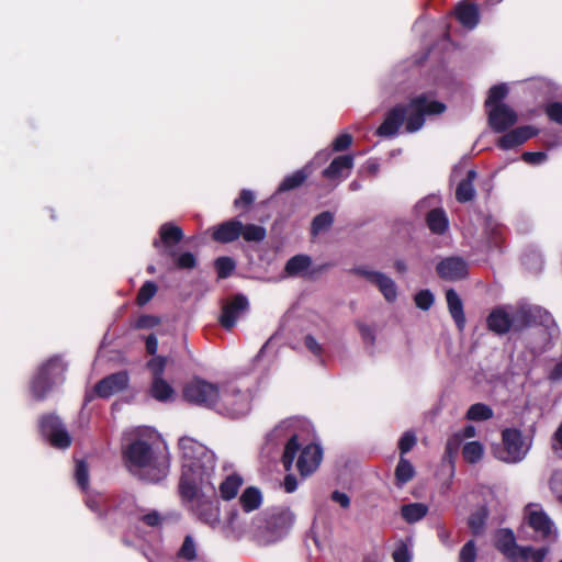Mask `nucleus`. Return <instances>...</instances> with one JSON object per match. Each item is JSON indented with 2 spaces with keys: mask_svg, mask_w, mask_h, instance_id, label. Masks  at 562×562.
<instances>
[{
  "mask_svg": "<svg viewBox=\"0 0 562 562\" xmlns=\"http://www.w3.org/2000/svg\"><path fill=\"white\" fill-rule=\"evenodd\" d=\"M241 229L243 223L237 218H232L215 226L212 238L221 244L233 243L240 237V234H243Z\"/></svg>",
  "mask_w": 562,
  "mask_h": 562,
  "instance_id": "nucleus-22",
  "label": "nucleus"
},
{
  "mask_svg": "<svg viewBox=\"0 0 562 562\" xmlns=\"http://www.w3.org/2000/svg\"><path fill=\"white\" fill-rule=\"evenodd\" d=\"M516 319L517 310L509 313L505 306H496L486 317V327L490 331L498 336L506 335L510 330L519 333L521 328Z\"/></svg>",
  "mask_w": 562,
  "mask_h": 562,
  "instance_id": "nucleus-9",
  "label": "nucleus"
},
{
  "mask_svg": "<svg viewBox=\"0 0 562 562\" xmlns=\"http://www.w3.org/2000/svg\"><path fill=\"white\" fill-rule=\"evenodd\" d=\"M517 323L520 325L521 331L531 326L549 327L552 324V315L540 306H522L517 308Z\"/></svg>",
  "mask_w": 562,
  "mask_h": 562,
  "instance_id": "nucleus-16",
  "label": "nucleus"
},
{
  "mask_svg": "<svg viewBox=\"0 0 562 562\" xmlns=\"http://www.w3.org/2000/svg\"><path fill=\"white\" fill-rule=\"evenodd\" d=\"M178 558L183 559L186 561H193L196 558V546L193 538L190 535H187L183 539L182 546L180 547L178 553Z\"/></svg>",
  "mask_w": 562,
  "mask_h": 562,
  "instance_id": "nucleus-48",
  "label": "nucleus"
},
{
  "mask_svg": "<svg viewBox=\"0 0 562 562\" xmlns=\"http://www.w3.org/2000/svg\"><path fill=\"white\" fill-rule=\"evenodd\" d=\"M460 443H461L460 434H454L453 436H451L447 440V443H446V454H448L449 457L454 456L459 450Z\"/></svg>",
  "mask_w": 562,
  "mask_h": 562,
  "instance_id": "nucleus-62",
  "label": "nucleus"
},
{
  "mask_svg": "<svg viewBox=\"0 0 562 562\" xmlns=\"http://www.w3.org/2000/svg\"><path fill=\"white\" fill-rule=\"evenodd\" d=\"M477 549L474 540L467 541L460 550L459 562H475Z\"/></svg>",
  "mask_w": 562,
  "mask_h": 562,
  "instance_id": "nucleus-50",
  "label": "nucleus"
},
{
  "mask_svg": "<svg viewBox=\"0 0 562 562\" xmlns=\"http://www.w3.org/2000/svg\"><path fill=\"white\" fill-rule=\"evenodd\" d=\"M41 436L55 449L65 450L71 446L72 438L59 416L53 413L43 414L38 418Z\"/></svg>",
  "mask_w": 562,
  "mask_h": 562,
  "instance_id": "nucleus-4",
  "label": "nucleus"
},
{
  "mask_svg": "<svg viewBox=\"0 0 562 562\" xmlns=\"http://www.w3.org/2000/svg\"><path fill=\"white\" fill-rule=\"evenodd\" d=\"M255 202V194L248 189H243L234 201V207L237 210L248 211Z\"/></svg>",
  "mask_w": 562,
  "mask_h": 562,
  "instance_id": "nucleus-52",
  "label": "nucleus"
},
{
  "mask_svg": "<svg viewBox=\"0 0 562 562\" xmlns=\"http://www.w3.org/2000/svg\"><path fill=\"white\" fill-rule=\"evenodd\" d=\"M353 167L352 155H341L333 159L327 168L322 172L323 177L328 180H339L345 170H351Z\"/></svg>",
  "mask_w": 562,
  "mask_h": 562,
  "instance_id": "nucleus-24",
  "label": "nucleus"
},
{
  "mask_svg": "<svg viewBox=\"0 0 562 562\" xmlns=\"http://www.w3.org/2000/svg\"><path fill=\"white\" fill-rule=\"evenodd\" d=\"M134 501L130 496H109L105 497V513L101 514V519H119L127 517L134 512Z\"/></svg>",
  "mask_w": 562,
  "mask_h": 562,
  "instance_id": "nucleus-19",
  "label": "nucleus"
},
{
  "mask_svg": "<svg viewBox=\"0 0 562 562\" xmlns=\"http://www.w3.org/2000/svg\"><path fill=\"white\" fill-rule=\"evenodd\" d=\"M528 525L536 532L540 533L542 539H548L552 532V522L548 515L542 510H535L528 515Z\"/></svg>",
  "mask_w": 562,
  "mask_h": 562,
  "instance_id": "nucleus-29",
  "label": "nucleus"
},
{
  "mask_svg": "<svg viewBox=\"0 0 562 562\" xmlns=\"http://www.w3.org/2000/svg\"><path fill=\"white\" fill-rule=\"evenodd\" d=\"M330 499L333 502H336L338 503L342 508L347 509L350 507V497L344 493V492H340V491H334L330 495Z\"/></svg>",
  "mask_w": 562,
  "mask_h": 562,
  "instance_id": "nucleus-64",
  "label": "nucleus"
},
{
  "mask_svg": "<svg viewBox=\"0 0 562 562\" xmlns=\"http://www.w3.org/2000/svg\"><path fill=\"white\" fill-rule=\"evenodd\" d=\"M350 273L366 279L371 284L375 285L385 301L393 303L397 299V286L395 282L386 274L373 271L363 266H356L349 270Z\"/></svg>",
  "mask_w": 562,
  "mask_h": 562,
  "instance_id": "nucleus-8",
  "label": "nucleus"
},
{
  "mask_svg": "<svg viewBox=\"0 0 562 562\" xmlns=\"http://www.w3.org/2000/svg\"><path fill=\"white\" fill-rule=\"evenodd\" d=\"M263 524V526L260 525L258 528H262V536L267 541L272 542L288 533L293 525V517L286 510H279L267 515Z\"/></svg>",
  "mask_w": 562,
  "mask_h": 562,
  "instance_id": "nucleus-10",
  "label": "nucleus"
},
{
  "mask_svg": "<svg viewBox=\"0 0 562 562\" xmlns=\"http://www.w3.org/2000/svg\"><path fill=\"white\" fill-rule=\"evenodd\" d=\"M417 443L416 435L413 431H406L400 438L398 441V451L400 457H405Z\"/></svg>",
  "mask_w": 562,
  "mask_h": 562,
  "instance_id": "nucleus-51",
  "label": "nucleus"
},
{
  "mask_svg": "<svg viewBox=\"0 0 562 562\" xmlns=\"http://www.w3.org/2000/svg\"><path fill=\"white\" fill-rule=\"evenodd\" d=\"M502 441L505 454L499 457L502 460L509 463H516L525 458L528 447L525 446L522 432L519 429L505 428L502 431Z\"/></svg>",
  "mask_w": 562,
  "mask_h": 562,
  "instance_id": "nucleus-11",
  "label": "nucleus"
},
{
  "mask_svg": "<svg viewBox=\"0 0 562 562\" xmlns=\"http://www.w3.org/2000/svg\"><path fill=\"white\" fill-rule=\"evenodd\" d=\"M351 144L352 136L348 133H342L334 139L331 147L334 151H344L349 148Z\"/></svg>",
  "mask_w": 562,
  "mask_h": 562,
  "instance_id": "nucleus-58",
  "label": "nucleus"
},
{
  "mask_svg": "<svg viewBox=\"0 0 562 562\" xmlns=\"http://www.w3.org/2000/svg\"><path fill=\"white\" fill-rule=\"evenodd\" d=\"M86 505L94 513L98 514L99 518H101V514L105 513V497L102 499V503H100L94 497H88L86 499Z\"/></svg>",
  "mask_w": 562,
  "mask_h": 562,
  "instance_id": "nucleus-63",
  "label": "nucleus"
},
{
  "mask_svg": "<svg viewBox=\"0 0 562 562\" xmlns=\"http://www.w3.org/2000/svg\"><path fill=\"white\" fill-rule=\"evenodd\" d=\"M428 513V507L423 503H411L401 507L403 519L409 524L423 519Z\"/></svg>",
  "mask_w": 562,
  "mask_h": 562,
  "instance_id": "nucleus-36",
  "label": "nucleus"
},
{
  "mask_svg": "<svg viewBox=\"0 0 562 562\" xmlns=\"http://www.w3.org/2000/svg\"><path fill=\"white\" fill-rule=\"evenodd\" d=\"M446 105L440 101H429L425 94L417 95L408 103H398L391 108L383 122L376 128V134L383 137H393L405 123L408 133L419 131L425 124L426 115H436L445 112Z\"/></svg>",
  "mask_w": 562,
  "mask_h": 562,
  "instance_id": "nucleus-2",
  "label": "nucleus"
},
{
  "mask_svg": "<svg viewBox=\"0 0 562 562\" xmlns=\"http://www.w3.org/2000/svg\"><path fill=\"white\" fill-rule=\"evenodd\" d=\"M508 94V87L506 83L494 85L490 88L487 98L485 100V108H493L497 104H505L503 100Z\"/></svg>",
  "mask_w": 562,
  "mask_h": 562,
  "instance_id": "nucleus-40",
  "label": "nucleus"
},
{
  "mask_svg": "<svg viewBox=\"0 0 562 562\" xmlns=\"http://www.w3.org/2000/svg\"><path fill=\"white\" fill-rule=\"evenodd\" d=\"M494 548L510 562L527 561L531 552V547L517 544L516 536L510 528H499L495 531Z\"/></svg>",
  "mask_w": 562,
  "mask_h": 562,
  "instance_id": "nucleus-7",
  "label": "nucleus"
},
{
  "mask_svg": "<svg viewBox=\"0 0 562 562\" xmlns=\"http://www.w3.org/2000/svg\"><path fill=\"white\" fill-rule=\"evenodd\" d=\"M149 394L156 401L167 402L173 396L175 390L164 378H155L150 384Z\"/></svg>",
  "mask_w": 562,
  "mask_h": 562,
  "instance_id": "nucleus-33",
  "label": "nucleus"
},
{
  "mask_svg": "<svg viewBox=\"0 0 562 562\" xmlns=\"http://www.w3.org/2000/svg\"><path fill=\"white\" fill-rule=\"evenodd\" d=\"M305 347L315 356L321 357L323 353V348L321 344L315 339L313 335H306L304 338Z\"/></svg>",
  "mask_w": 562,
  "mask_h": 562,
  "instance_id": "nucleus-61",
  "label": "nucleus"
},
{
  "mask_svg": "<svg viewBox=\"0 0 562 562\" xmlns=\"http://www.w3.org/2000/svg\"><path fill=\"white\" fill-rule=\"evenodd\" d=\"M67 369L66 363L58 356L49 358L44 362L35 373L31 382V393L36 401H43L50 390L55 386L52 378L47 376L50 370L54 374H65Z\"/></svg>",
  "mask_w": 562,
  "mask_h": 562,
  "instance_id": "nucleus-6",
  "label": "nucleus"
},
{
  "mask_svg": "<svg viewBox=\"0 0 562 562\" xmlns=\"http://www.w3.org/2000/svg\"><path fill=\"white\" fill-rule=\"evenodd\" d=\"M484 454V447L479 441L467 442L462 448L463 459L471 464L477 463Z\"/></svg>",
  "mask_w": 562,
  "mask_h": 562,
  "instance_id": "nucleus-42",
  "label": "nucleus"
},
{
  "mask_svg": "<svg viewBox=\"0 0 562 562\" xmlns=\"http://www.w3.org/2000/svg\"><path fill=\"white\" fill-rule=\"evenodd\" d=\"M548 158L544 151H525L521 155V159L529 165H539Z\"/></svg>",
  "mask_w": 562,
  "mask_h": 562,
  "instance_id": "nucleus-60",
  "label": "nucleus"
},
{
  "mask_svg": "<svg viewBox=\"0 0 562 562\" xmlns=\"http://www.w3.org/2000/svg\"><path fill=\"white\" fill-rule=\"evenodd\" d=\"M239 503L243 510L246 513L256 510L262 503L261 492L255 486H249L241 493Z\"/></svg>",
  "mask_w": 562,
  "mask_h": 562,
  "instance_id": "nucleus-32",
  "label": "nucleus"
},
{
  "mask_svg": "<svg viewBox=\"0 0 562 562\" xmlns=\"http://www.w3.org/2000/svg\"><path fill=\"white\" fill-rule=\"evenodd\" d=\"M446 301L449 313L454 321L459 330H463L465 326V315L463 310V303L459 294L453 289L446 291Z\"/></svg>",
  "mask_w": 562,
  "mask_h": 562,
  "instance_id": "nucleus-25",
  "label": "nucleus"
},
{
  "mask_svg": "<svg viewBox=\"0 0 562 562\" xmlns=\"http://www.w3.org/2000/svg\"><path fill=\"white\" fill-rule=\"evenodd\" d=\"M323 457L322 448L316 443L305 446L297 458L296 469L303 477L311 475L319 465Z\"/></svg>",
  "mask_w": 562,
  "mask_h": 562,
  "instance_id": "nucleus-20",
  "label": "nucleus"
},
{
  "mask_svg": "<svg viewBox=\"0 0 562 562\" xmlns=\"http://www.w3.org/2000/svg\"><path fill=\"white\" fill-rule=\"evenodd\" d=\"M214 268L218 279H226L236 269V262L231 257L222 256L215 259Z\"/></svg>",
  "mask_w": 562,
  "mask_h": 562,
  "instance_id": "nucleus-44",
  "label": "nucleus"
},
{
  "mask_svg": "<svg viewBox=\"0 0 562 562\" xmlns=\"http://www.w3.org/2000/svg\"><path fill=\"white\" fill-rule=\"evenodd\" d=\"M248 308V299L244 294H235L222 306V314L218 318L221 326L231 330L236 325L238 317Z\"/></svg>",
  "mask_w": 562,
  "mask_h": 562,
  "instance_id": "nucleus-13",
  "label": "nucleus"
},
{
  "mask_svg": "<svg viewBox=\"0 0 562 562\" xmlns=\"http://www.w3.org/2000/svg\"><path fill=\"white\" fill-rule=\"evenodd\" d=\"M187 402L205 408H216L221 394L218 386L202 379H194L183 387Z\"/></svg>",
  "mask_w": 562,
  "mask_h": 562,
  "instance_id": "nucleus-5",
  "label": "nucleus"
},
{
  "mask_svg": "<svg viewBox=\"0 0 562 562\" xmlns=\"http://www.w3.org/2000/svg\"><path fill=\"white\" fill-rule=\"evenodd\" d=\"M312 260L306 255H295L285 263V271L290 276H296L310 268Z\"/></svg>",
  "mask_w": 562,
  "mask_h": 562,
  "instance_id": "nucleus-38",
  "label": "nucleus"
},
{
  "mask_svg": "<svg viewBox=\"0 0 562 562\" xmlns=\"http://www.w3.org/2000/svg\"><path fill=\"white\" fill-rule=\"evenodd\" d=\"M139 520L148 527H159L164 521V517L157 510H151L142 515Z\"/></svg>",
  "mask_w": 562,
  "mask_h": 562,
  "instance_id": "nucleus-59",
  "label": "nucleus"
},
{
  "mask_svg": "<svg viewBox=\"0 0 562 562\" xmlns=\"http://www.w3.org/2000/svg\"><path fill=\"white\" fill-rule=\"evenodd\" d=\"M477 177V173L474 169H470L467 172L464 179H462L456 189V200L459 203H467L474 199L475 190H474V181Z\"/></svg>",
  "mask_w": 562,
  "mask_h": 562,
  "instance_id": "nucleus-27",
  "label": "nucleus"
},
{
  "mask_svg": "<svg viewBox=\"0 0 562 562\" xmlns=\"http://www.w3.org/2000/svg\"><path fill=\"white\" fill-rule=\"evenodd\" d=\"M488 515V508L483 505L469 516L468 526L473 536H480L484 531Z\"/></svg>",
  "mask_w": 562,
  "mask_h": 562,
  "instance_id": "nucleus-34",
  "label": "nucleus"
},
{
  "mask_svg": "<svg viewBox=\"0 0 562 562\" xmlns=\"http://www.w3.org/2000/svg\"><path fill=\"white\" fill-rule=\"evenodd\" d=\"M170 257L173 259V266L178 270H192L198 265L196 257L190 251H184L181 254H177L175 251V256Z\"/></svg>",
  "mask_w": 562,
  "mask_h": 562,
  "instance_id": "nucleus-45",
  "label": "nucleus"
},
{
  "mask_svg": "<svg viewBox=\"0 0 562 562\" xmlns=\"http://www.w3.org/2000/svg\"><path fill=\"white\" fill-rule=\"evenodd\" d=\"M223 409L232 418L246 416L250 411V395L238 390L225 392L221 398Z\"/></svg>",
  "mask_w": 562,
  "mask_h": 562,
  "instance_id": "nucleus-15",
  "label": "nucleus"
},
{
  "mask_svg": "<svg viewBox=\"0 0 562 562\" xmlns=\"http://www.w3.org/2000/svg\"><path fill=\"white\" fill-rule=\"evenodd\" d=\"M456 18L467 29H474L480 22L476 4L462 1L456 7Z\"/></svg>",
  "mask_w": 562,
  "mask_h": 562,
  "instance_id": "nucleus-23",
  "label": "nucleus"
},
{
  "mask_svg": "<svg viewBox=\"0 0 562 562\" xmlns=\"http://www.w3.org/2000/svg\"><path fill=\"white\" fill-rule=\"evenodd\" d=\"M160 318L154 315H140L134 323L133 328L135 329H149L158 326Z\"/></svg>",
  "mask_w": 562,
  "mask_h": 562,
  "instance_id": "nucleus-54",
  "label": "nucleus"
},
{
  "mask_svg": "<svg viewBox=\"0 0 562 562\" xmlns=\"http://www.w3.org/2000/svg\"><path fill=\"white\" fill-rule=\"evenodd\" d=\"M243 234L240 236L247 243H261L267 237V231L263 226L257 224H243Z\"/></svg>",
  "mask_w": 562,
  "mask_h": 562,
  "instance_id": "nucleus-41",
  "label": "nucleus"
},
{
  "mask_svg": "<svg viewBox=\"0 0 562 562\" xmlns=\"http://www.w3.org/2000/svg\"><path fill=\"white\" fill-rule=\"evenodd\" d=\"M243 485V479L238 474L228 475L220 484V494L224 501H231L236 497L240 486Z\"/></svg>",
  "mask_w": 562,
  "mask_h": 562,
  "instance_id": "nucleus-35",
  "label": "nucleus"
},
{
  "mask_svg": "<svg viewBox=\"0 0 562 562\" xmlns=\"http://www.w3.org/2000/svg\"><path fill=\"white\" fill-rule=\"evenodd\" d=\"M416 475L414 465L405 457H400L397 465L394 471L395 485L403 487L406 483L412 481Z\"/></svg>",
  "mask_w": 562,
  "mask_h": 562,
  "instance_id": "nucleus-31",
  "label": "nucleus"
},
{
  "mask_svg": "<svg viewBox=\"0 0 562 562\" xmlns=\"http://www.w3.org/2000/svg\"><path fill=\"white\" fill-rule=\"evenodd\" d=\"M75 480L77 482V485L82 491L88 490V487H89V468L85 460L76 461Z\"/></svg>",
  "mask_w": 562,
  "mask_h": 562,
  "instance_id": "nucleus-47",
  "label": "nucleus"
},
{
  "mask_svg": "<svg viewBox=\"0 0 562 562\" xmlns=\"http://www.w3.org/2000/svg\"><path fill=\"white\" fill-rule=\"evenodd\" d=\"M158 286L154 281H146L137 292L136 304L146 305L157 293Z\"/></svg>",
  "mask_w": 562,
  "mask_h": 562,
  "instance_id": "nucleus-46",
  "label": "nucleus"
},
{
  "mask_svg": "<svg viewBox=\"0 0 562 562\" xmlns=\"http://www.w3.org/2000/svg\"><path fill=\"white\" fill-rule=\"evenodd\" d=\"M394 562H411L412 554L406 543L401 542L392 553Z\"/></svg>",
  "mask_w": 562,
  "mask_h": 562,
  "instance_id": "nucleus-57",
  "label": "nucleus"
},
{
  "mask_svg": "<svg viewBox=\"0 0 562 562\" xmlns=\"http://www.w3.org/2000/svg\"><path fill=\"white\" fill-rule=\"evenodd\" d=\"M357 327H358V330L360 333V336L362 338V340L366 342V344H369L370 346H374L375 344V330L364 324V323H361V322H358L357 323Z\"/></svg>",
  "mask_w": 562,
  "mask_h": 562,
  "instance_id": "nucleus-56",
  "label": "nucleus"
},
{
  "mask_svg": "<svg viewBox=\"0 0 562 562\" xmlns=\"http://www.w3.org/2000/svg\"><path fill=\"white\" fill-rule=\"evenodd\" d=\"M184 462L179 480L178 492L183 502L191 503L205 483H210L215 469L214 456L191 439H181Z\"/></svg>",
  "mask_w": 562,
  "mask_h": 562,
  "instance_id": "nucleus-1",
  "label": "nucleus"
},
{
  "mask_svg": "<svg viewBox=\"0 0 562 562\" xmlns=\"http://www.w3.org/2000/svg\"><path fill=\"white\" fill-rule=\"evenodd\" d=\"M517 113L507 104H497L488 110V125L495 133H503L516 124Z\"/></svg>",
  "mask_w": 562,
  "mask_h": 562,
  "instance_id": "nucleus-17",
  "label": "nucleus"
},
{
  "mask_svg": "<svg viewBox=\"0 0 562 562\" xmlns=\"http://www.w3.org/2000/svg\"><path fill=\"white\" fill-rule=\"evenodd\" d=\"M301 449V445L299 442L297 435H293L289 438V440L285 443L284 451L282 454V463L285 469V471H290L292 469L294 459L297 454V452Z\"/></svg>",
  "mask_w": 562,
  "mask_h": 562,
  "instance_id": "nucleus-37",
  "label": "nucleus"
},
{
  "mask_svg": "<svg viewBox=\"0 0 562 562\" xmlns=\"http://www.w3.org/2000/svg\"><path fill=\"white\" fill-rule=\"evenodd\" d=\"M426 224L432 234L443 235L449 228L446 211L441 207L430 210L426 215Z\"/></svg>",
  "mask_w": 562,
  "mask_h": 562,
  "instance_id": "nucleus-28",
  "label": "nucleus"
},
{
  "mask_svg": "<svg viewBox=\"0 0 562 562\" xmlns=\"http://www.w3.org/2000/svg\"><path fill=\"white\" fill-rule=\"evenodd\" d=\"M195 513L201 521L209 525L217 522L220 518L218 506L214 502L207 499L198 501Z\"/></svg>",
  "mask_w": 562,
  "mask_h": 562,
  "instance_id": "nucleus-30",
  "label": "nucleus"
},
{
  "mask_svg": "<svg viewBox=\"0 0 562 562\" xmlns=\"http://www.w3.org/2000/svg\"><path fill=\"white\" fill-rule=\"evenodd\" d=\"M493 417V409L483 403L472 404L465 418L473 422H484Z\"/></svg>",
  "mask_w": 562,
  "mask_h": 562,
  "instance_id": "nucleus-39",
  "label": "nucleus"
},
{
  "mask_svg": "<svg viewBox=\"0 0 562 562\" xmlns=\"http://www.w3.org/2000/svg\"><path fill=\"white\" fill-rule=\"evenodd\" d=\"M436 272L443 280L459 281L468 277L469 267L463 258L452 256L439 261L436 266Z\"/></svg>",
  "mask_w": 562,
  "mask_h": 562,
  "instance_id": "nucleus-18",
  "label": "nucleus"
},
{
  "mask_svg": "<svg viewBox=\"0 0 562 562\" xmlns=\"http://www.w3.org/2000/svg\"><path fill=\"white\" fill-rule=\"evenodd\" d=\"M312 172V165H305L304 167L294 171L293 173L285 176L282 182L279 184L278 191L288 192L297 189L307 180Z\"/></svg>",
  "mask_w": 562,
  "mask_h": 562,
  "instance_id": "nucleus-26",
  "label": "nucleus"
},
{
  "mask_svg": "<svg viewBox=\"0 0 562 562\" xmlns=\"http://www.w3.org/2000/svg\"><path fill=\"white\" fill-rule=\"evenodd\" d=\"M126 469L142 480L157 483L169 472V460L166 454L156 451L153 445L142 438L131 440L122 450Z\"/></svg>",
  "mask_w": 562,
  "mask_h": 562,
  "instance_id": "nucleus-3",
  "label": "nucleus"
},
{
  "mask_svg": "<svg viewBox=\"0 0 562 562\" xmlns=\"http://www.w3.org/2000/svg\"><path fill=\"white\" fill-rule=\"evenodd\" d=\"M414 302L418 308L428 311L435 302V296L427 289L420 290L415 294Z\"/></svg>",
  "mask_w": 562,
  "mask_h": 562,
  "instance_id": "nucleus-49",
  "label": "nucleus"
},
{
  "mask_svg": "<svg viewBox=\"0 0 562 562\" xmlns=\"http://www.w3.org/2000/svg\"><path fill=\"white\" fill-rule=\"evenodd\" d=\"M537 134L538 130L530 125L518 126L504 134L497 140V146L504 150L512 149L516 146L522 145L525 142L535 137Z\"/></svg>",
  "mask_w": 562,
  "mask_h": 562,
  "instance_id": "nucleus-21",
  "label": "nucleus"
},
{
  "mask_svg": "<svg viewBox=\"0 0 562 562\" xmlns=\"http://www.w3.org/2000/svg\"><path fill=\"white\" fill-rule=\"evenodd\" d=\"M334 223V215L329 211L317 214L311 224V233L313 236L328 229Z\"/></svg>",
  "mask_w": 562,
  "mask_h": 562,
  "instance_id": "nucleus-43",
  "label": "nucleus"
},
{
  "mask_svg": "<svg viewBox=\"0 0 562 562\" xmlns=\"http://www.w3.org/2000/svg\"><path fill=\"white\" fill-rule=\"evenodd\" d=\"M184 237L183 229L172 223L166 222L160 225L158 231V238L154 239L153 246L156 249H162L161 254L167 256H175L173 247L178 245Z\"/></svg>",
  "mask_w": 562,
  "mask_h": 562,
  "instance_id": "nucleus-12",
  "label": "nucleus"
},
{
  "mask_svg": "<svg viewBox=\"0 0 562 562\" xmlns=\"http://www.w3.org/2000/svg\"><path fill=\"white\" fill-rule=\"evenodd\" d=\"M147 368L153 374V379L162 378L165 369H166V358L161 356H157L151 358L147 362Z\"/></svg>",
  "mask_w": 562,
  "mask_h": 562,
  "instance_id": "nucleus-53",
  "label": "nucleus"
},
{
  "mask_svg": "<svg viewBox=\"0 0 562 562\" xmlns=\"http://www.w3.org/2000/svg\"><path fill=\"white\" fill-rule=\"evenodd\" d=\"M544 112L552 122L562 125V102L555 101L549 103Z\"/></svg>",
  "mask_w": 562,
  "mask_h": 562,
  "instance_id": "nucleus-55",
  "label": "nucleus"
},
{
  "mask_svg": "<svg viewBox=\"0 0 562 562\" xmlns=\"http://www.w3.org/2000/svg\"><path fill=\"white\" fill-rule=\"evenodd\" d=\"M128 382V373L126 371H119L98 381L93 387V392L95 396L100 398H109L127 389Z\"/></svg>",
  "mask_w": 562,
  "mask_h": 562,
  "instance_id": "nucleus-14",
  "label": "nucleus"
}]
</instances>
